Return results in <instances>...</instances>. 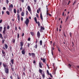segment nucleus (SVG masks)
<instances>
[{"mask_svg": "<svg viewBox=\"0 0 79 79\" xmlns=\"http://www.w3.org/2000/svg\"><path fill=\"white\" fill-rule=\"evenodd\" d=\"M4 45L5 48H6V49H7L8 48V45L5 44Z\"/></svg>", "mask_w": 79, "mask_h": 79, "instance_id": "obj_20", "label": "nucleus"}, {"mask_svg": "<svg viewBox=\"0 0 79 79\" xmlns=\"http://www.w3.org/2000/svg\"><path fill=\"white\" fill-rule=\"evenodd\" d=\"M25 23L27 25V27L28 26V24L29 23V20L28 19H27L25 21Z\"/></svg>", "mask_w": 79, "mask_h": 79, "instance_id": "obj_1", "label": "nucleus"}, {"mask_svg": "<svg viewBox=\"0 0 79 79\" xmlns=\"http://www.w3.org/2000/svg\"><path fill=\"white\" fill-rule=\"evenodd\" d=\"M68 67L69 68H71V65L70 64H68Z\"/></svg>", "mask_w": 79, "mask_h": 79, "instance_id": "obj_35", "label": "nucleus"}, {"mask_svg": "<svg viewBox=\"0 0 79 79\" xmlns=\"http://www.w3.org/2000/svg\"><path fill=\"white\" fill-rule=\"evenodd\" d=\"M6 2L7 4L8 5L9 3V1L8 0H6Z\"/></svg>", "mask_w": 79, "mask_h": 79, "instance_id": "obj_32", "label": "nucleus"}, {"mask_svg": "<svg viewBox=\"0 0 79 79\" xmlns=\"http://www.w3.org/2000/svg\"><path fill=\"white\" fill-rule=\"evenodd\" d=\"M20 1L22 0V3H23L24 2V0H19Z\"/></svg>", "mask_w": 79, "mask_h": 79, "instance_id": "obj_56", "label": "nucleus"}, {"mask_svg": "<svg viewBox=\"0 0 79 79\" xmlns=\"http://www.w3.org/2000/svg\"><path fill=\"white\" fill-rule=\"evenodd\" d=\"M76 2H77V1L76 0H75V1L74 2V3L73 4V5H74V4H75V3H76Z\"/></svg>", "mask_w": 79, "mask_h": 79, "instance_id": "obj_46", "label": "nucleus"}, {"mask_svg": "<svg viewBox=\"0 0 79 79\" xmlns=\"http://www.w3.org/2000/svg\"><path fill=\"white\" fill-rule=\"evenodd\" d=\"M22 53L23 55H24L25 54V51H24V50H23L22 51Z\"/></svg>", "mask_w": 79, "mask_h": 79, "instance_id": "obj_15", "label": "nucleus"}, {"mask_svg": "<svg viewBox=\"0 0 79 79\" xmlns=\"http://www.w3.org/2000/svg\"><path fill=\"white\" fill-rule=\"evenodd\" d=\"M42 76L43 78V79H44V78H45V74L44 73V74H42Z\"/></svg>", "mask_w": 79, "mask_h": 79, "instance_id": "obj_30", "label": "nucleus"}, {"mask_svg": "<svg viewBox=\"0 0 79 79\" xmlns=\"http://www.w3.org/2000/svg\"><path fill=\"white\" fill-rule=\"evenodd\" d=\"M2 15H3V14H4V11H2Z\"/></svg>", "mask_w": 79, "mask_h": 79, "instance_id": "obj_63", "label": "nucleus"}, {"mask_svg": "<svg viewBox=\"0 0 79 79\" xmlns=\"http://www.w3.org/2000/svg\"><path fill=\"white\" fill-rule=\"evenodd\" d=\"M30 33L31 35H34V32H31Z\"/></svg>", "mask_w": 79, "mask_h": 79, "instance_id": "obj_23", "label": "nucleus"}, {"mask_svg": "<svg viewBox=\"0 0 79 79\" xmlns=\"http://www.w3.org/2000/svg\"><path fill=\"white\" fill-rule=\"evenodd\" d=\"M37 36L38 38H40V34L39 31H38L37 32Z\"/></svg>", "mask_w": 79, "mask_h": 79, "instance_id": "obj_9", "label": "nucleus"}, {"mask_svg": "<svg viewBox=\"0 0 79 79\" xmlns=\"http://www.w3.org/2000/svg\"><path fill=\"white\" fill-rule=\"evenodd\" d=\"M15 31H17V27H15Z\"/></svg>", "mask_w": 79, "mask_h": 79, "instance_id": "obj_51", "label": "nucleus"}, {"mask_svg": "<svg viewBox=\"0 0 79 79\" xmlns=\"http://www.w3.org/2000/svg\"><path fill=\"white\" fill-rule=\"evenodd\" d=\"M0 38H2V39H3V36H2V34H0Z\"/></svg>", "mask_w": 79, "mask_h": 79, "instance_id": "obj_25", "label": "nucleus"}, {"mask_svg": "<svg viewBox=\"0 0 79 79\" xmlns=\"http://www.w3.org/2000/svg\"><path fill=\"white\" fill-rule=\"evenodd\" d=\"M3 66L4 68V69H5V68H6V65H5V64H3Z\"/></svg>", "mask_w": 79, "mask_h": 79, "instance_id": "obj_33", "label": "nucleus"}, {"mask_svg": "<svg viewBox=\"0 0 79 79\" xmlns=\"http://www.w3.org/2000/svg\"><path fill=\"white\" fill-rule=\"evenodd\" d=\"M34 20L35 22H36V23L38 24V26H40V22H39V21L37 22V18H36V17H35L34 18Z\"/></svg>", "mask_w": 79, "mask_h": 79, "instance_id": "obj_4", "label": "nucleus"}, {"mask_svg": "<svg viewBox=\"0 0 79 79\" xmlns=\"http://www.w3.org/2000/svg\"><path fill=\"white\" fill-rule=\"evenodd\" d=\"M21 19L22 21H23V17H21Z\"/></svg>", "mask_w": 79, "mask_h": 79, "instance_id": "obj_62", "label": "nucleus"}, {"mask_svg": "<svg viewBox=\"0 0 79 79\" xmlns=\"http://www.w3.org/2000/svg\"><path fill=\"white\" fill-rule=\"evenodd\" d=\"M20 44V47H23V45L24 44L23 43V42H21Z\"/></svg>", "mask_w": 79, "mask_h": 79, "instance_id": "obj_12", "label": "nucleus"}, {"mask_svg": "<svg viewBox=\"0 0 79 79\" xmlns=\"http://www.w3.org/2000/svg\"><path fill=\"white\" fill-rule=\"evenodd\" d=\"M4 71H5V73L7 74H9V69L7 68H5L4 69Z\"/></svg>", "mask_w": 79, "mask_h": 79, "instance_id": "obj_3", "label": "nucleus"}, {"mask_svg": "<svg viewBox=\"0 0 79 79\" xmlns=\"http://www.w3.org/2000/svg\"><path fill=\"white\" fill-rule=\"evenodd\" d=\"M43 30L44 31L45 30V28H44V27L42 26H41L40 29V32H44L43 31Z\"/></svg>", "mask_w": 79, "mask_h": 79, "instance_id": "obj_5", "label": "nucleus"}, {"mask_svg": "<svg viewBox=\"0 0 79 79\" xmlns=\"http://www.w3.org/2000/svg\"><path fill=\"white\" fill-rule=\"evenodd\" d=\"M6 31V27H4V30L2 31V33L3 34H5L6 33L5 32Z\"/></svg>", "mask_w": 79, "mask_h": 79, "instance_id": "obj_8", "label": "nucleus"}, {"mask_svg": "<svg viewBox=\"0 0 79 79\" xmlns=\"http://www.w3.org/2000/svg\"><path fill=\"white\" fill-rule=\"evenodd\" d=\"M23 49V47H21L20 48V50H22V49Z\"/></svg>", "mask_w": 79, "mask_h": 79, "instance_id": "obj_58", "label": "nucleus"}, {"mask_svg": "<svg viewBox=\"0 0 79 79\" xmlns=\"http://www.w3.org/2000/svg\"><path fill=\"white\" fill-rule=\"evenodd\" d=\"M19 10H20V11H22V8H21V7H20L19 8Z\"/></svg>", "mask_w": 79, "mask_h": 79, "instance_id": "obj_41", "label": "nucleus"}, {"mask_svg": "<svg viewBox=\"0 0 79 79\" xmlns=\"http://www.w3.org/2000/svg\"><path fill=\"white\" fill-rule=\"evenodd\" d=\"M23 76H26V74H25V73H24V72L23 73Z\"/></svg>", "mask_w": 79, "mask_h": 79, "instance_id": "obj_37", "label": "nucleus"}, {"mask_svg": "<svg viewBox=\"0 0 79 79\" xmlns=\"http://www.w3.org/2000/svg\"><path fill=\"white\" fill-rule=\"evenodd\" d=\"M47 16L48 15H49V16H52L51 14H48V11H47Z\"/></svg>", "mask_w": 79, "mask_h": 79, "instance_id": "obj_14", "label": "nucleus"}, {"mask_svg": "<svg viewBox=\"0 0 79 79\" xmlns=\"http://www.w3.org/2000/svg\"><path fill=\"white\" fill-rule=\"evenodd\" d=\"M17 38H18V39H19V34H18V35H17Z\"/></svg>", "mask_w": 79, "mask_h": 79, "instance_id": "obj_36", "label": "nucleus"}, {"mask_svg": "<svg viewBox=\"0 0 79 79\" xmlns=\"http://www.w3.org/2000/svg\"><path fill=\"white\" fill-rule=\"evenodd\" d=\"M24 33H23V34H22V37H23V36H24Z\"/></svg>", "mask_w": 79, "mask_h": 79, "instance_id": "obj_57", "label": "nucleus"}, {"mask_svg": "<svg viewBox=\"0 0 79 79\" xmlns=\"http://www.w3.org/2000/svg\"><path fill=\"white\" fill-rule=\"evenodd\" d=\"M2 27H0V32H2Z\"/></svg>", "mask_w": 79, "mask_h": 79, "instance_id": "obj_31", "label": "nucleus"}, {"mask_svg": "<svg viewBox=\"0 0 79 79\" xmlns=\"http://www.w3.org/2000/svg\"><path fill=\"white\" fill-rule=\"evenodd\" d=\"M57 48H58V51H59V52H60V50L59 49V48H58V47H57Z\"/></svg>", "mask_w": 79, "mask_h": 79, "instance_id": "obj_48", "label": "nucleus"}, {"mask_svg": "<svg viewBox=\"0 0 79 79\" xmlns=\"http://www.w3.org/2000/svg\"><path fill=\"white\" fill-rule=\"evenodd\" d=\"M7 29H10V27L9 26V25L7 26Z\"/></svg>", "mask_w": 79, "mask_h": 79, "instance_id": "obj_45", "label": "nucleus"}, {"mask_svg": "<svg viewBox=\"0 0 79 79\" xmlns=\"http://www.w3.org/2000/svg\"><path fill=\"white\" fill-rule=\"evenodd\" d=\"M68 19H69V16H67V17L66 20L65 21V22H66V21H68Z\"/></svg>", "mask_w": 79, "mask_h": 79, "instance_id": "obj_28", "label": "nucleus"}, {"mask_svg": "<svg viewBox=\"0 0 79 79\" xmlns=\"http://www.w3.org/2000/svg\"><path fill=\"white\" fill-rule=\"evenodd\" d=\"M2 52L3 55H5V51H2Z\"/></svg>", "mask_w": 79, "mask_h": 79, "instance_id": "obj_27", "label": "nucleus"}, {"mask_svg": "<svg viewBox=\"0 0 79 79\" xmlns=\"http://www.w3.org/2000/svg\"><path fill=\"white\" fill-rule=\"evenodd\" d=\"M3 10H6V7H4L3 8Z\"/></svg>", "mask_w": 79, "mask_h": 79, "instance_id": "obj_43", "label": "nucleus"}, {"mask_svg": "<svg viewBox=\"0 0 79 79\" xmlns=\"http://www.w3.org/2000/svg\"><path fill=\"white\" fill-rule=\"evenodd\" d=\"M23 71H25V68L24 67L23 68Z\"/></svg>", "mask_w": 79, "mask_h": 79, "instance_id": "obj_53", "label": "nucleus"}, {"mask_svg": "<svg viewBox=\"0 0 79 79\" xmlns=\"http://www.w3.org/2000/svg\"><path fill=\"white\" fill-rule=\"evenodd\" d=\"M4 42H5V41H4V40H2V43L3 44H4Z\"/></svg>", "mask_w": 79, "mask_h": 79, "instance_id": "obj_50", "label": "nucleus"}, {"mask_svg": "<svg viewBox=\"0 0 79 79\" xmlns=\"http://www.w3.org/2000/svg\"><path fill=\"white\" fill-rule=\"evenodd\" d=\"M72 34V33H71V32H70L69 33V35H70V37H71Z\"/></svg>", "mask_w": 79, "mask_h": 79, "instance_id": "obj_49", "label": "nucleus"}, {"mask_svg": "<svg viewBox=\"0 0 79 79\" xmlns=\"http://www.w3.org/2000/svg\"><path fill=\"white\" fill-rule=\"evenodd\" d=\"M17 13H19V10H17Z\"/></svg>", "mask_w": 79, "mask_h": 79, "instance_id": "obj_52", "label": "nucleus"}, {"mask_svg": "<svg viewBox=\"0 0 79 79\" xmlns=\"http://www.w3.org/2000/svg\"><path fill=\"white\" fill-rule=\"evenodd\" d=\"M40 8H39L37 10V13H39V11H40Z\"/></svg>", "mask_w": 79, "mask_h": 79, "instance_id": "obj_16", "label": "nucleus"}, {"mask_svg": "<svg viewBox=\"0 0 79 79\" xmlns=\"http://www.w3.org/2000/svg\"><path fill=\"white\" fill-rule=\"evenodd\" d=\"M6 13L7 15H10V12H9L8 11H6Z\"/></svg>", "mask_w": 79, "mask_h": 79, "instance_id": "obj_17", "label": "nucleus"}, {"mask_svg": "<svg viewBox=\"0 0 79 79\" xmlns=\"http://www.w3.org/2000/svg\"><path fill=\"white\" fill-rule=\"evenodd\" d=\"M40 45H42V41L41 40L40 41Z\"/></svg>", "mask_w": 79, "mask_h": 79, "instance_id": "obj_21", "label": "nucleus"}, {"mask_svg": "<svg viewBox=\"0 0 79 79\" xmlns=\"http://www.w3.org/2000/svg\"><path fill=\"white\" fill-rule=\"evenodd\" d=\"M55 42H54L53 43V46L54 47V46H55Z\"/></svg>", "mask_w": 79, "mask_h": 79, "instance_id": "obj_54", "label": "nucleus"}, {"mask_svg": "<svg viewBox=\"0 0 79 79\" xmlns=\"http://www.w3.org/2000/svg\"><path fill=\"white\" fill-rule=\"evenodd\" d=\"M10 67L11 68H12V67L13 66L12 65V64H11V63H10Z\"/></svg>", "mask_w": 79, "mask_h": 79, "instance_id": "obj_55", "label": "nucleus"}, {"mask_svg": "<svg viewBox=\"0 0 79 79\" xmlns=\"http://www.w3.org/2000/svg\"><path fill=\"white\" fill-rule=\"evenodd\" d=\"M21 15L22 16H24V12H22Z\"/></svg>", "mask_w": 79, "mask_h": 79, "instance_id": "obj_19", "label": "nucleus"}, {"mask_svg": "<svg viewBox=\"0 0 79 79\" xmlns=\"http://www.w3.org/2000/svg\"><path fill=\"white\" fill-rule=\"evenodd\" d=\"M40 17L41 19L42 20V21H43V16H42V13H41V14H40Z\"/></svg>", "mask_w": 79, "mask_h": 79, "instance_id": "obj_11", "label": "nucleus"}, {"mask_svg": "<svg viewBox=\"0 0 79 79\" xmlns=\"http://www.w3.org/2000/svg\"><path fill=\"white\" fill-rule=\"evenodd\" d=\"M10 62L12 64H14V59H12L10 60Z\"/></svg>", "mask_w": 79, "mask_h": 79, "instance_id": "obj_13", "label": "nucleus"}, {"mask_svg": "<svg viewBox=\"0 0 79 79\" xmlns=\"http://www.w3.org/2000/svg\"><path fill=\"white\" fill-rule=\"evenodd\" d=\"M47 73L48 74V75H50V73H49V72L48 71V70H47Z\"/></svg>", "mask_w": 79, "mask_h": 79, "instance_id": "obj_34", "label": "nucleus"}, {"mask_svg": "<svg viewBox=\"0 0 79 79\" xmlns=\"http://www.w3.org/2000/svg\"><path fill=\"white\" fill-rule=\"evenodd\" d=\"M2 21H3V20L1 19L0 20V23H2Z\"/></svg>", "mask_w": 79, "mask_h": 79, "instance_id": "obj_47", "label": "nucleus"}, {"mask_svg": "<svg viewBox=\"0 0 79 79\" xmlns=\"http://www.w3.org/2000/svg\"><path fill=\"white\" fill-rule=\"evenodd\" d=\"M29 55H30V56H31V53H29Z\"/></svg>", "mask_w": 79, "mask_h": 79, "instance_id": "obj_61", "label": "nucleus"}, {"mask_svg": "<svg viewBox=\"0 0 79 79\" xmlns=\"http://www.w3.org/2000/svg\"><path fill=\"white\" fill-rule=\"evenodd\" d=\"M12 42L13 43H15V39H13L12 40Z\"/></svg>", "mask_w": 79, "mask_h": 79, "instance_id": "obj_40", "label": "nucleus"}, {"mask_svg": "<svg viewBox=\"0 0 79 79\" xmlns=\"http://www.w3.org/2000/svg\"><path fill=\"white\" fill-rule=\"evenodd\" d=\"M9 10L10 11H12V8H13V4H10L9 5Z\"/></svg>", "mask_w": 79, "mask_h": 79, "instance_id": "obj_2", "label": "nucleus"}, {"mask_svg": "<svg viewBox=\"0 0 79 79\" xmlns=\"http://www.w3.org/2000/svg\"><path fill=\"white\" fill-rule=\"evenodd\" d=\"M11 70H12V71H14V68L11 67Z\"/></svg>", "mask_w": 79, "mask_h": 79, "instance_id": "obj_39", "label": "nucleus"}, {"mask_svg": "<svg viewBox=\"0 0 79 79\" xmlns=\"http://www.w3.org/2000/svg\"><path fill=\"white\" fill-rule=\"evenodd\" d=\"M26 15H27V13H28V11H26Z\"/></svg>", "mask_w": 79, "mask_h": 79, "instance_id": "obj_59", "label": "nucleus"}, {"mask_svg": "<svg viewBox=\"0 0 79 79\" xmlns=\"http://www.w3.org/2000/svg\"><path fill=\"white\" fill-rule=\"evenodd\" d=\"M39 65L40 66V67L42 68V65L40 63H39Z\"/></svg>", "mask_w": 79, "mask_h": 79, "instance_id": "obj_26", "label": "nucleus"}, {"mask_svg": "<svg viewBox=\"0 0 79 79\" xmlns=\"http://www.w3.org/2000/svg\"><path fill=\"white\" fill-rule=\"evenodd\" d=\"M42 70H41V69H40L39 70V73H41V74H42Z\"/></svg>", "mask_w": 79, "mask_h": 79, "instance_id": "obj_22", "label": "nucleus"}, {"mask_svg": "<svg viewBox=\"0 0 79 79\" xmlns=\"http://www.w3.org/2000/svg\"><path fill=\"white\" fill-rule=\"evenodd\" d=\"M49 75H50V77H53V76L52 75V74L50 73Z\"/></svg>", "mask_w": 79, "mask_h": 79, "instance_id": "obj_38", "label": "nucleus"}, {"mask_svg": "<svg viewBox=\"0 0 79 79\" xmlns=\"http://www.w3.org/2000/svg\"><path fill=\"white\" fill-rule=\"evenodd\" d=\"M17 18L19 23L20 22V15H19L18 14H17Z\"/></svg>", "mask_w": 79, "mask_h": 79, "instance_id": "obj_7", "label": "nucleus"}, {"mask_svg": "<svg viewBox=\"0 0 79 79\" xmlns=\"http://www.w3.org/2000/svg\"><path fill=\"white\" fill-rule=\"evenodd\" d=\"M31 55L32 57H35V53H31Z\"/></svg>", "mask_w": 79, "mask_h": 79, "instance_id": "obj_18", "label": "nucleus"}, {"mask_svg": "<svg viewBox=\"0 0 79 79\" xmlns=\"http://www.w3.org/2000/svg\"><path fill=\"white\" fill-rule=\"evenodd\" d=\"M36 17H37V18H39V16H38V14H36Z\"/></svg>", "mask_w": 79, "mask_h": 79, "instance_id": "obj_60", "label": "nucleus"}, {"mask_svg": "<svg viewBox=\"0 0 79 79\" xmlns=\"http://www.w3.org/2000/svg\"><path fill=\"white\" fill-rule=\"evenodd\" d=\"M41 60H42L43 61V63H45V61H46V60L44 58H43V59L42 58H41Z\"/></svg>", "mask_w": 79, "mask_h": 79, "instance_id": "obj_10", "label": "nucleus"}, {"mask_svg": "<svg viewBox=\"0 0 79 79\" xmlns=\"http://www.w3.org/2000/svg\"><path fill=\"white\" fill-rule=\"evenodd\" d=\"M14 13H15V14H16V10L15 9H14Z\"/></svg>", "mask_w": 79, "mask_h": 79, "instance_id": "obj_24", "label": "nucleus"}, {"mask_svg": "<svg viewBox=\"0 0 79 79\" xmlns=\"http://www.w3.org/2000/svg\"><path fill=\"white\" fill-rule=\"evenodd\" d=\"M27 9L28 11H29L30 12V13H31V14H32V12H31V7L30 6H27Z\"/></svg>", "mask_w": 79, "mask_h": 79, "instance_id": "obj_6", "label": "nucleus"}, {"mask_svg": "<svg viewBox=\"0 0 79 79\" xmlns=\"http://www.w3.org/2000/svg\"><path fill=\"white\" fill-rule=\"evenodd\" d=\"M31 40V38H28V41H30Z\"/></svg>", "mask_w": 79, "mask_h": 79, "instance_id": "obj_42", "label": "nucleus"}, {"mask_svg": "<svg viewBox=\"0 0 79 79\" xmlns=\"http://www.w3.org/2000/svg\"><path fill=\"white\" fill-rule=\"evenodd\" d=\"M34 47H35V48H37V44H36Z\"/></svg>", "mask_w": 79, "mask_h": 79, "instance_id": "obj_29", "label": "nucleus"}, {"mask_svg": "<svg viewBox=\"0 0 79 79\" xmlns=\"http://www.w3.org/2000/svg\"><path fill=\"white\" fill-rule=\"evenodd\" d=\"M17 79H20V78H19V77H17Z\"/></svg>", "mask_w": 79, "mask_h": 79, "instance_id": "obj_64", "label": "nucleus"}, {"mask_svg": "<svg viewBox=\"0 0 79 79\" xmlns=\"http://www.w3.org/2000/svg\"><path fill=\"white\" fill-rule=\"evenodd\" d=\"M30 44H29V43H28L27 44V47H28L29 48V46L30 45Z\"/></svg>", "mask_w": 79, "mask_h": 79, "instance_id": "obj_44", "label": "nucleus"}]
</instances>
